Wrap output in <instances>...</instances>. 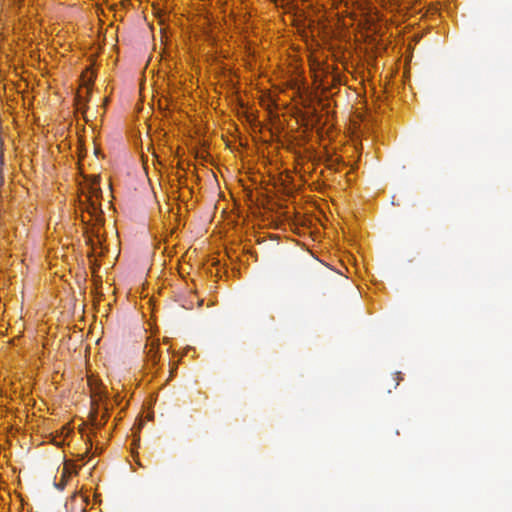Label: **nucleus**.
Segmentation results:
<instances>
[{
  "instance_id": "nucleus-1",
  "label": "nucleus",
  "mask_w": 512,
  "mask_h": 512,
  "mask_svg": "<svg viewBox=\"0 0 512 512\" xmlns=\"http://www.w3.org/2000/svg\"><path fill=\"white\" fill-rule=\"evenodd\" d=\"M87 189V192H83L84 199L80 198L79 203L82 212L88 215V219H86L82 214L81 220L85 225L86 243L91 249L88 256L91 257L98 254L97 249L101 248L102 245L100 228L104 225V217L101 205L98 203L102 196L98 180L95 178ZM99 254H101V251Z\"/></svg>"
},
{
  "instance_id": "nucleus-5",
  "label": "nucleus",
  "mask_w": 512,
  "mask_h": 512,
  "mask_svg": "<svg viewBox=\"0 0 512 512\" xmlns=\"http://www.w3.org/2000/svg\"><path fill=\"white\" fill-rule=\"evenodd\" d=\"M3 182H4L3 171H2V168L0 167V187L3 185Z\"/></svg>"
},
{
  "instance_id": "nucleus-8",
  "label": "nucleus",
  "mask_w": 512,
  "mask_h": 512,
  "mask_svg": "<svg viewBox=\"0 0 512 512\" xmlns=\"http://www.w3.org/2000/svg\"><path fill=\"white\" fill-rule=\"evenodd\" d=\"M2 145H3V142H2V139L0 138V152H2Z\"/></svg>"
},
{
  "instance_id": "nucleus-4",
  "label": "nucleus",
  "mask_w": 512,
  "mask_h": 512,
  "mask_svg": "<svg viewBox=\"0 0 512 512\" xmlns=\"http://www.w3.org/2000/svg\"><path fill=\"white\" fill-rule=\"evenodd\" d=\"M129 453H130V457L135 458L134 451H133V449H132V448H130ZM134 460H135V462H136L139 466H141V464H140V462H139V460H138V459H134Z\"/></svg>"
},
{
  "instance_id": "nucleus-3",
  "label": "nucleus",
  "mask_w": 512,
  "mask_h": 512,
  "mask_svg": "<svg viewBox=\"0 0 512 512\" xmlns=\"http://www.w3.org/2000/svg\"><path fill=\"white\" fill-rule=\"evenodd\" d=\"M75 100H76L77 110L81 111L82 114L84 115L85 114V110L83 108L84 103H82V97L80 95H78Z\"/></svg>"
},
{
  "instance_id": "nucleus-6",
  "label": "nucleus",
  "mask_w": 512,
  "mask_h": 512,
  "mask_svg": "<svg viewBox=\"0 0 512 512\" xmlns=\"http://www.w3.org/2000/svg\"><path fill=\"white\" fill-rule=\"evenodd\" d=\"M121 400L119 394H116L114 402L118 404Z\"/></svg>"
},
{
  "instance_id": "nucleus-2",
  "label": "nucleus",
  "mask_w": 512,
  "mask_h": 512,
  "mask_svg": "<svg viewBox=\"0 0 512 512\" xmlns=\"http://www.w3.org/2000/svg\"><path fill=\"white\" fill-rule=\"evenodd\" d=\"M87 384L90 389L92 408L98 409L100 404H104L105 409H107L110 400L102 381L98 377L91 374L87 376Z\"/></svg>"
},
{
  "instance_id": "nucleus-7",
  "label": "nucleus",
  "mask_w": 512,
  "mask_h": 512,
  "mask_svg": "<svg viewBox=\"0 0 512 512\" xmlns=\"http://www.w3.org/2000/svg\"><path fill=\"white\" fill-rule=\"evenodd\" d=\"M3 165V153L0 152V167L2 168Z\"/></svg>"
}]
</instances>
